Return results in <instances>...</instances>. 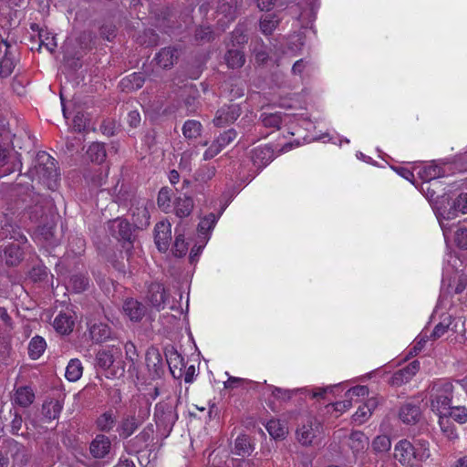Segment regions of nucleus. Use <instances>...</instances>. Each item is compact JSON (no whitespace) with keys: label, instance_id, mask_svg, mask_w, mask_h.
Segmentation results:
<instances>
[{"label":"nucleus","instance_id":"nucleus-2","mask_svg":"<svg viewBox=\"0 0 467 467\" xmlns=\"http://www.w3.org/2000/svg\"><path fill=\"white\" fill-rule=\"evenodd\" d=\"M34 171L49 190L55 191L57 188L60 173L56 160L47 152L39 151L36 154Z\"/></svg>","mask_w":467,"mask_h":467},{"label":"nucleus","instance_id":"nucleus-55","mask_svg":"<svg viewBox=\"0 0 467 467\" xmlns=\"http://www.w3.org/2000/svg\"><path fill=\"white\" fill-rule=\"evenodd\" d=\"M441 182H423L421 190L425 192L426 197L432 201L439 198Z\"/></svg>","mask_w":467,"mask_h":467},{"label":"nucleus","instance_id":"nucleus-36","mask_svg":"<svg viewBox=\"0 0 467 467\" xmlns=\"http://www.w3.org/2000/svg\"><path fill=\"white\" fill-rule=\"evenodd\" d=\"M415 451V460L420 462H425L431 456L430 451V444L428 441L419 438L414 439V443H412Z\"/></svg>","mask_w":467,"mask_h":467},{"label":"nucleus","instance_id":"nucleus-13","mask_svg":"<svg viewBox=\"0 0 467 467\" xmlns=\"http://www.w3.org/2000/svg\"><path fill=\"white\" fill-rule=\"evenodd\" d=\"M251 160L255 167L262 169L274 160V150L271 146H260L251 151Z\"/></svg>","mask_w":467,"mask_h":467},{"label":"nucleus","instance_id":"nucleus-20","mask_svg":"<svg viewBox=\"0 0 467 467\" xmlns=\"http://www.w3.org/2000/svg\"><path fill=\"white\" fill-rule=\"evenodd\" d=\"M154 59L163 69L171 68L178 59L177 49L171 47L161 48Z\"/></svg>","mask_w":467,"mask_h":467},{"label":"nucleus","instance_id":"nucleus-62","mask_svg":"<svg viewBox=\"0 0 467 467\" xmlns=\"http://www.w3.org/2000/svg\"><path fill=\"white\" fill-rule=\"evenodd\" d=\"M10 414H12L14 417L11 421L10 431L13 435H20V431L23 430L24 426L23 418L17 410H14V412L11 410ZM21 435H23V433H21Z\"/></svg>","mask_w":467,"mask_h":467},{"label":"nucleus","instance_id":"nucleus-24","mask_svg":"<svg viewBox=\"0 0 467 467\" xmlns=\"http://www.w3.org/2000/svg\"><path fill=\"white\" fill-rule=\"evenodd\" d=\"M174 204L175 214L180 218L188 217L192 213L194 207L192 198L186 194H184L182 197H177Z\"/></svg>","mask_w":467,"mask_h":467},{"label":"nucleus","instance_id":"nucleus-50","mask_svg":"<svg viewBox=\"0 0 467 467\" xmlns=\"http://www.w3.org/2000/svg\"><path fill=\"white\" fill-rule=\"evenodd\" d=\"M70 284L76 293H81L88 289L89 279L86 275L78 273L71 276Z\"/></svg>","mask_w":467,"mask_h":467},{"label":"nucleus","instance_id":"nucleus-30","mask_svg":"<svg viewBox=\"0 0 467 467\" xmlns=\"http://www.w3.org/2000/svg\"><path fill=\"white\" fill-rule=\"evenodd\" d=\"M133 226L137 229H143L150 224V213L146 207H136L132 210Z\"/></svg>","mask_w":467,"mask_h":467},{"label":"nucleus","instance_id":"nucleus-10","mask_svg":"<svg viewBox=\"0 0 467 467\" xmlns=\"http://www.w3.org/2000/svg\"><path fill=\"white\" fill-rule=\"evenodd\" d=\"M171 240V225L168 222H159L154 227V241L161 253L168 251Z\"/></svg>","mask_w":467,"mask_h":467},{"label":"nucleus","instance_id":"nucleus-12","mask_svg":"<svg viewBox=\"0 0 467 467\" xmlns=\"http://www.w3.org/2000/svg\"><path fill=\"white\" fill-rule=\"evenodd\" d=\"M111 449L109 438L98 434L89 444V452L94 459L100 460L108 456Z\"/></svg>","mask_w":467,"mask_h":467},{"label":"nucleus","instance_id":"nucleus-33","mask_svg":"<svg viewBox=\"0 0 467 467\" xmlns=\"http://www.w3.org/2000/svg\"><path fill=\"white\" fill-rule=\"evenodd\" d=\"M117 421L116 416L112 410H108L101 414L96 420L97 428L103 432H109Z\"/></svg>","mask_w":467,"mask_h":467},{"label":"nucleus","instance_id":"nucleus-27","mask_svg":"<svg viewBox=\"0 0 467 467\" xmlns=\"http://www.w3.org/2000/svg\"><path fill=\"white\" fill-rule=\"evenodd\" d=\"M458 213H467V192H461L453 201L451 207L443 217L447 220L454 218Z\"/></svg>","mask_w":467,"mask_h":467},{"label":"nucleus","instance_id":"nucleus-37","mask_svg":"<svg viewBox=\"0 0 467 467\" xmlns=\"http://www.w3.org/2000/svg\"><path fill=\"white\" fill-rule=\"evenodd\" d=\"M82 373L83 367L80 360L78 358H73L68 362L66 368L65 376L67 380L74 382L80 379Z\"/></svg>","mask_w":467,"mask_h":467},{"label":"nucleus","instance_id":"nucleus-45","mask_svg":"<svg viewBox=\"0 0 467 467\" xmlns=\"http://www.w3.org/2000/svg\"><path fill=\"white\" fill-rule=\"evenodd\" d=\"M439 424L441 426V431L443 434L449 439V440H455L458 438L456 430L453 426V424L451 422L450 419L448 418L447 413L446 414H440L439 415Z\"/></svg>","mask_w":467,"mask_h":467},{"label":"nucleus","instance_id":"nucleus-26","mask_svg":"<svg viewBox=\"0 0 467 467\" xmlns=\"http://www.w3.org/2000/svg\"><path fill=\"white\" fill-rule=\"evenodd\" d=\"M55 230V223L52 222L44 223L37 228L39 235L47 244L52 246H57L59 244V238L57 237Z\"/></svg>","mask_w":467,"mask_h":467},{"label":"nucleus","instance_id":"nucleus-34","mask_svg":"<svg viewBox=\"0 0 467 467\" xmlns=\"http://www.w3.org/2000/svg\"><path fill=\"white\" fill-rule=\"evenodd\" d=\"M35 394L29 387H20L16 391L15 401L19 406L26 408L34 401Z\"/></svg>","mask_w":467,"mask_h":467},{"label":"nucleus","instance_id":"nucleus-23","mask_svg":"<svg viewBox=\"0 0 467 467\" xmlns=\"http://www.w3.org/2000/svg\"><path fill=\"white\" fill-rule=\"evenodd\" d=\"M348 445L354 454L363 452L368 447V438L360 431H353Z\"/></svg>","mask_w":467,"mask_h":467},{"label":"nucleus","instance_id":"nucleus-17","mask_svg":"<svg viewBox=\"0 0 467 467\" xmlns=\"http://www.w3.org/2000/svg\"><path fill=\"white\" fill-rule=\"evenodd\" d=\"M166 360L169 365L170 371L173 378L180 379L182 377V368H185L184 358L173 348L165 353Z\"/></svg>","mask_w":467,"mask_h":467},{"label":"nucleus","instance_id":"nucleus-51","mask_svg":"<svg viewBox=\"0 0 467 467\" xmlns=\"http://www.w3.org/2000/svg\"><path fill=\"white\" fill-rule=\"evenodd\" d=\"M371 446L376 453L387 452L391 448L390 438L387 435H379L372 441Z\"/></svg>","mask_w":467,"mask_h":467},{"label":"nucleus","instance_id":"nucleus-14","mask_svg":"<svg viewBox=\"0 0 467 467\" xmlns=\"http://www.w3.org/2000/svg\"><path fill=\"white\" fill-rule=\"evenodd\" d=\"M123 311L133 322H139L146 314L147 307L134 298H128L124 301Z\"/></svg>","mask_w":467,"mask_h":467},{"label":"nucleus","instance_id":"nucleus-29","mask_svg":"<svg viewBox=\"0 0 467 467\" xmlns=\"http://www.w3.org/2000/svg\"><path fill=\"white\" fill-rule=\"evenodd\" d=\"M444 170L436 164L425 166L419 171V176L423 182H437L436 179L443 177Z\"/></svg>","mask_w":467,"mask_h":467},{"label":"nucleus","instance_id":"nucleus-11","mask_svg":"<svg viewBox=\"0 0 467 467\" xmlns=\"http://www.w3.org/2000/svg\"><path fill=\"white\" fill-rule=\"evenodd\" d=\"M147 299L150 305L158 311L164 309L169 294L166 292L164 286L161 283H151L149 285Z\"/></svg>","mask_w":467,"mask_h":467},{"label":"nucleus","instance_id":"nucleus-59","mask_svg":"<svg viewBox=\"0 0 467 467\" xmlns=\"http://www.w3.org/2000/svg\"><path fill=\"white\" fill-rule=\"evenodd\" d=\"M218 11L223 14L229 21L234 20L236 16V8L234 5V0L222 2L218 7Z\"/></svg>","mask_w":467,"mask_h":467},{"label":"nucleus","instance_id":"nucleus-22","mask_svg":"<svg viewBox=\"0 0 467 467\" xmlns=\"http://www.w3.org/2000/svg\"><path fill=\"white\" fill-rule=\"evenodd\" d=\"M140 424L141 422L135 415L124 416L119 426V436L123 439L129 438L135 432Z\"/></svg>","mask_w":467,"mask_h":467},{"label":"nucleus","instance_id":"nucleus-16","mask_svg":"<svg viewBox=\"0 0 467 467\" xmlns=\"http://www.w3.org/2000/svg\"><path fill=\"white\" fill-rule=\"evenodd\" d=\"M254 450L252 439L247 434H240L234 441V448L231 452L242 458L248 457Z\"/></svg>","mask_w":467,"mask_h":467},{"label":"nucleus","instance_id":"nucleus-57","mask_svg":"<svg viewBox=\"0 0 467 467\" xmlns=\"http://www.w3.org/2000/svg\"><path fill=\"white\" fill-rule=\"evenodd\" d=\"M451 316H447L441 322L437 324L431 334V338L435 340L443 336L449 330L450 326L451 325Z\"/></svg>","mask_w":467,"mask_h":467},{"label":"nucleus","instance_id":"nucleus-8","mask_svg":"<svg viewBox=\"0 0 467 467\" xmlns=\"http://www.w3.org/2000/svg\"><path fill=\"white\" fill-rule=\"evenodd\" d=\"M321 423L316 419H309L296 430V439L303 446L312 445L315 438L320 433Z\"/></svg>","mask_w":467,"mask_h":467},{"label":"nucleus","instance_id":"nucleus-19","mask_svg":"<svg viewBox=\"0 0 467 467\" xmlns=\"http://www.w3.org/2000/svg\"><path fill=\"white\" fill-rule=\"evenodd\" d=\"M24 249L25 247L20 246V244H16V243H11L6 245L4 249L5 264L8 266L18 265L24 259Z\"/></svg>","mask_w":467,"mask_h":467},{"label":"nucleus","instance_id":"nucleus-28","mask_svg":"<svg viewBox=\"0 0 467 467\" xmlns=\"http://www.w3.org/2000/svg\"><path fill=\"white\" fill-rule=\"evenodd\" d=\"M91 339L96 343H101L110 338L111 329L104 323L94 324L89 328Z\"/></svg>","mask_w":467,"mask_h":467},{"label":"nucleus","instance_id":"nucleus-43","mask_svg":"<svg viewBox=\"0 0 467 467\" xmlns=\"http://www.w3.org/2000/svg\"><path fill=\"white\" fill-rule=\"evenodd\" d=\"M194 39L198 44H205L214 39V32L210 26H199L195 29Z\"/></svg>","mask_w":467,"mask_h":467},{"label":"nucleus","instance_id":"nucleus-15","mask_svg":"<svg viewBox=\"0 0 467 467\" xmlns=\"http://www.w3.org/2000/svg\"><path fill=\"white\" fill-rule=\"evenodd\" d=\"M394 458L400 463H409L411 458L415 459V451L412 443L406 440H400L394 447Z\"/></svg>","mask_w":467,"mask_h":467},{"label":"nucleus","instance_id":"nucleus-39","mask_svg":"<svg viewBox=\"0 0 467 467\" xmlns=\"http://www.w3.org/2000/svg\"><path fill=\"white\" fill-rule=\"evenodd\" d=\"M62 405L58 400H51L49 401H45L42 405V414L47 420H55L57 418L61 412Z\"/></svg>","mask_w":467,"mask_h":467},{"label":"nucleus","instance_id":"nucleus-21","mask_svg":"<svg viewBox=\"0 0 467 467\" xmlns=\"http://www.w3.org/2000/svg\"><path fill=\"white\" fill-rule=\"evenodd\" d=\"M420 414L419 406L406 403L400 408L399 417L406 424H414L420 420Z\"/></svg>","mask_w":467,"mask_h":467},{"label":"nucleus","instance_id":"nucleus-5","mask_svg":"<svg viewBox=\"0 0 467 467\" xmlns=\"http://www.w3.org/2000/svg\"><path fill=\"white\" fill-rule=\"evenodd\" d=\"M145 361L151 379H159L164 375V364L158 348L154 347L149 348L145 354Z\"/></svg>","mask_w":467,"mask_h":467},{"label":"nucleus","instance_id":"nucleus-7","mask_svg":"<svg viewBox=\"0 0 467 467\" xmlns=\"http://www.w3.org/2000/svg\"><path fill=\"white\" fill-rule=\"evenodd\" d=\"M95 366L103 369L109 370V374L112 377L119 378L124 375L125 369L123 366L114 368V353L113 350L100 349L96 354Z\"/></svg>","mask_w":467,"mask_h":467},{"label":"nucleus","instance_id":"nucleus-42","mask_svg":"<svg viewBox=\"0 0 467 467\" xmlns=\"http://www.w3.org/2000/svg\"><path fill=\"white\" fill-rule=\"evenodd\" d=\"M175 241L172 247V253L176 257H182L188 251V243L185 241L184 234L177 228L175 231Z\"/></svg>","mask_w":467,"mask_h":467},{"label":"nucleus","instance_id":"nucleus-47","mask_svg":"<svg viewBox=\"0 0 467 467\" xmlns=\"http://www.w3.org/2000/svg\"><path fill=\"white\" fill-rule=\"evenodd\" d=\"M32 201L35 202L34 206H30L31 209V218H35L38 220L39 218H43L45 212L44 207L45 204L47 203V201L44 199L39 194L33 193Z\"/></svg>","mask_w":467,"mask_h":467},{"label":"nucleus","instance_id":"nucleus-35","mask_svg":"<svg viewBox=\"0 0 467 467\" xmlns=\"http://www.w3.org/2000/svg\"><path fill=\"white\" fill-rule=\"evenodd\" d=\"M47 343L40 336H35L28 345V355L32 359H37L45 351Z\"/></svg>","mask_w":467,"mask_h":467},{"label":"nucleus","instance_id":"nucleus-18","mask_svg":"<svg viewBox=\"0 0 467 467\" xmlns=\"http://www.w3.org/2000/svg\"><path fill=\"white\" fill-rule=\"evenodd\" d=\"M145 83V75L142 72H134L123 78L119 82L122 91L130 93L142 88Z\"/></svg>","mask_w":467,"mask_h":467},{"label":"nucleus","instance_id":"nucleus-48","mask_svg":"<svg viewBox=\"0 0 467 467\" xmlns=\"http://www.w3.org/2000/svg\"><path fill=\"white\" fill-rule=\"evenodd\" d=\"M278 24L279 19L276 18L275 15H266L260 20V30L265 35H271Z\"/></svg>","mask_w":467,"mask_h":467},{"label":"nucleus","instance_id":"nucleus-54","mask_svg":"<svg viewBox=\"0 0 467 467\" xmlns=\"http://www.w3.org/2000/svg\"><path fill=\"white\" fill-rule=\"evenodd\" d=\"M218 220V216L213 213H210L208 215L204 216L198 224V232L201 234H208L210 231L214 227L216 222Z\"/></svg>","mask_w":467,"mask_h":467},{"label":"nucleus","instance_id":"nucleus-3","mask_svg":"<svg viewBox=\"0 0 467 467\" xmlns=\"http://www.w3.org/2000/svg\"><path fill=\"white\" fill-rule=\"evenodd\" d=\"M453 397V385L451 382H435L430 386L431 407L433 411L446 414Z\"/></svg>","mask_w":467,"mask_h":467},{"label":"nucleus","instance_id":"nucleus-1","mask_svg":"<svg viewBox=\"0 0 467 467\" xmlns=\"http://www.w3.org/2000/svg\"><path fill=\"white\" fill-rule=\"evenodd\" d=\"M180 398L175 399L171 396L159 401L154 407L153 419L158 431L167 438L171 432L173 426L179 419L177 406Z\"/></svg>","mask_w":467,"mask_h":467},{"label":"nucleus","instance_id":"nucleus-49","mask_svg":"<svg viewBox=\"0 0 467 467\" xmlns=\"http://www.w3.org/2000/svg\"><path fill=\"white\" fill-rule=\"evenodd\" d=\"M171 195L172 191L171 189L168 187H162L161 188L158 197H157V204L160 209H161L164 212H167L171 208Z\"/></svg>","mask_w":467,"mask_h":467},{"label":"nucleus","instance_id":"nucleus-52","mask_svg":"<svg viewBox=\"0 0 467 467\" xmlns=\"http://www.w3.org/2000/svg\"><path fill=\"white\" fill-rule=\"evenodd\" d=\"M272 396L280 402H288L299 389H286L270 386Z\"/></svg>","mask_w":467,"mask_h":467},{"label":"nucleus","instance_id":"nucleus-58","mask_svg":"<svg viewBox=\"0 0 467 467\" xmlns=\"http://www.w3.org/2000/svg\"><path fill=\"white\" fill-rule=\"evenodd\" d=\"M411 379L410 372L404 368L397 370L389 379V383L391 386L399 387L409 382Z\"/></svg>","mask_w":467,"mask_h":467},{"label":"nucleus","instance_id":"nucleus-4","mask_svg":"<svg viewBox=\"0 0 467 467\" xmlns=\"http://www.w3.org/2000/svg\"><path fill=\"white\" fill-rule=\"evenodd\" d=\"M108 229L116 239L128 243L132 247L135 237L132 234V225L127 219L119 217L109 220L108 222Z\"/></svg>","mask_w":467,"mask_h":467},{"label":"nucleus","instance_id":"nucleus-61","mask_svg":"<svg viewBox=\"0 0 467 467\" xmlns=\"http://www.w3.org/2000/svg\"><path fill=\"white\" fill-rule=\"evenodd\" d=\"M100 36L108 41H112L117 36V27L112 23H105L99 28Z\"/></svg>","mask_w":467,"mask_h":467},{"label":"nucleus","instance_id":"nucleus-60","mask_svg":"<svg viewBox=\"0 0 467 467\" xmlns=\"http://www.w3.org/2000/svg\"><path fill=\"white\" fill-rule=\"evenodd\" d=\"M237 138V132L234 129H229L221 133L215 140L222 146L225 148L227 145L233 143Z\"/></svg>","mask_w":467,"mask_h":467},{"label":"nucleus","instance_id":"nucleus-64","mask_svg":"<svg viewBox=\"0 0 467 467\" xmlns=\"http://www.w3.org/2000/svg\"><path fill=\"white\" fill-rule=\"evenodd\" d=\"M232 46L234 48L236 46L244 45L247 42V36L244 34L241 28H235L231 35Z\"/></svg>","mask_w":467,"mask_h":467},{"label":"nucleus","instance_id":"nucleus-63","mask_svg":"<svg viewBox=\"0 0 467 467\" xmlns=\"http://www.w3.org/2000/svg\"><path fill=\"white\" fill-rule=\"evenodd\" d=\"M454 242L456 245L463 250L467 249V228L459 227L455 232Z\"/></svg>","mask_w":467,"mask_h":467},{"label":"nucleus","instance_id":"nucleus-53","mask_svg":"<svg viewBox=\"0 0 467 467\" xmlns=\"http://www.w3.org/2000/svg\"><path fill=\"white\" fill-rule=\"evenodd\" d=\"M448 418L453 419L460 424L467 422V408L465 406H451L449 410H446Z\"/></svg>","mask_w":467,"mask_h":467},{"label":"nucleus","instance_id":"nucleus-9","mask_svg":"<svg viewBox=\"0 0 467 467\" xmlns=\"http://www.w3.org/2000/svg\"><path fill=\"white\" fill-rule=\"evenodd\" d=\"M242 109L238 104H229L221 107L213 120L214 126L224 127L234 123L241 115Z\"/></svg>","mask_w":467,"mask_h":467},{"label":"nucleus","instance_id":"nucleus-6","mask_svg":"<svg viewBox=\"0 0 467 467\" xmlns=\"http://www.w3.org/2000/svg\"><path fill=\"white\" fill-rule=\"evenodd\" d=\"M2 448L6 455L12 458L15 464L25 465L28 462L30 456L27 449L16 440H5Z\"/></svg>","mask_w":467,"mask_h":467},{"label":"nucleus","instance_id":"nucleus-25","mask_svg":"<svg viewBox=\"0 0 467 467\" xmlns=\"http://www.w3.org/2000/svg\"><path fill=\"white\" fill-rule=\"evenodd\" d=\"M224 60L229 68L236 69L244 65L245 56L239 48H229L224 55Z\"/></svg>","mask_w":467,"mask_h":467},{"label":"nucleus","instance_id":"nucleus-31","mask_svg":"<svg viewBox=\"0 0 467 467\" xmlns=\"http://www.w3.org/2000/svg\"><path fill=\"white\" fill-rule=\"evenodd\" d=\"M54 328L61 335H67L73 330L74 321L67 314H59L54 320Z\"/></svg>","mask_w":467,"mask_h":467},{"label":"nucleus","instance_id":"nucleus-32","mask_svg":"<svg viewBox=\"0 0 467 467\" xmlns=\"http://www.w3.org/2000/svg\"><path fill=\"white\" fill-rule=\"evenodd\" d=\"M87 156L92 162L102 163L107 156L105 145L93 142L87 150Z\"/></svg>","mask_w":467,"mask_h":467},{"label":"nucleus","instance_id":"nucleus-44","mask_svg":"<svg viewBox=\"0 0 467 467\" xmlns=\"http://www.w3.org/2000/svg\"><path fill=\"white\" fill-rule=\"evenodd\" d=\"M153 433V425L149 424L138 435L135 436V442H140V446H136V452H139L147 447L148 442L150 440H151Z\"/></svg>","mask_w":467,"mask_h":467},{"label":"nucleus","instance_id":"nucleus-46","mask_svg":"<svg viewBox=\"0 0 467 467\" xmlns=\"http://www.w3.org/2000/svg\"><path fill=\"white\" fill-rule=\"evenodd\" d=\"M202 124L196 120H187L182 127V133L186 139L192 140L201 136Z\"/></svg>","mask_w":467,"mask_h":467},{"label":"nucleus","instance_id":"nucleus-40","mask_svg":"<svg viewBox=\"0 0 467 467\" xmlns=\"http://www.w3.org/2000/svg\"><path fill=\"white\" fill-rule=\"evenodd\" d=\"M216 173V168L213 165L205 164L201 166L194 172V180L200 183H206L211 181Z\"/></svg>","mask_w":467,"mask_h":467},{"label":"nucleus","instance_id":"nucleus-38","mask_svg":"<svg viewBox=\"0 0 467 467\" xmlns=\"http://www.w3.org/2000/svg\"><path fill=\"white\" fill-rule=\"evenodd\" d=\"M10 235V239H12L16 243V244H20L23 246L27 243L26 236L18 229L12 227L11 231H8L5 227H1L0 229V240H5Z\"/></svg>","mask_w":467,"mask_h":467},{"label":"nucleus","instance_id":"nucleus-56","mask_svg":"<svg viewBox=\"0 0 467 467\" xmlns=\"http://www.w3.org/2000/svg\"><path fill=\"white\" fill-rule=\"evenodd\" d=\"M261 120L265 127L279 129L282 122L281 113H263L261 114Z\"/></svg>","mask_w":467,"mask_h":467},{"label":"nucleus","instance_id":"nucleus-41","mask_svg":"<svg viewBox=\"0 0 467 467\" xmlns=\"http://www.w3.org/2000/svg\"><path fill=\"white\" fill-rule=\"evenodd\" d=\"M265 427L270 436L275 440L285 438L287 431L279 420H270Z\"/></svg>","mask_w":467,"mask_h":467}]
</instances>
